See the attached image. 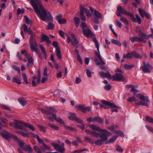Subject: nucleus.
<instances>
[{
	"instance_id": "1",
	"label": "nucleus",
	"mask_w": 153,
	"mask_h": 153,
	"mask_svg": "<svg viewBox=\"0 0 153 153\" xmlns=\"http://www.w3.org/2000/svg\"><path fill=\"white\" fill-rule=\"evenodd\" d=\"M27 1L28 0H27ZM30 4L41 19L45 20L47 16L48 19H51L50 13L47 12L41 3L40 0H30ZM51 20V19H50Z\"/></svg>"
},
{
	"instance_id": "2",
	"label": "nucleus",
	"mask_w": 153,
	"mask_h": 153,
	"mask_svg": "<svg viewBox=\"0 0 153 153\" xmlns=\"http://www.w3.org/2000/svg\"><path fill=\"white\" fill-rule=\"evenodd\" d=\"M85 132L87 134L92 136H95L97 138L100 137L101 139L97 140L94 143L96 145L100 146L103 143L104 141L107 140L108 137L112 135V134L109 131V133L105 132L102 134H100L94 131H91L89 129H85Z\"/></svg>"
},
{
	"instance_id": "3",
	"label": "nucleus",
	"mask_w": 153,
	"mask_h": 153,
	"mask_svg": "<svg viewBox=\"0 0 153 153\" xmlns=\"http://www.w3.org/2000/svg\"><path fill=\"white\" fill-rule=\"evenodd\" d=\"M117 10L122 14L130 16L131 17V19L133 22L135 23L138 22L139 25L141 24V18L137 14H135V18L134 14L130 13L127 12V11L121 6H119L117 7Z\"/></svg>"
},
{
	"instance_id": "4",
	"label": "nucleus",
	"mask_w": 153,
	"mask_h": 153,
	"mask_svg": "<svg viewBox=\"0 0 153 153\" xmlns=\"http://www.w3.org/2000/svg\"><path fill=\"white\" fill-rule=\"evenodd\" d=\"M134 95L136 97L139 98L140 101L137 102L135 104L137 105H142L146 106L148 107H149V103L150 101L148 96H144L140 94H135L134 93Z\"/></svg>"
},
{
	"instance_id": "5",
	"label": "nucleus",
	"mask_w": 153,
	"mask_h": 153,
	"mask_svg": "<svg viewBox=\"0 0 153 153\" xmlns=\"http://www.w3.org/2000/svg\"><path fill=\"white\" fill-rule=\"evenodd\" d=\"M83 34L84 35L88 37H93V40L94 42L95 46L99 52V44L98 41L97 40L96 38L94 37V35L93 34L91 30L88 28L84 29L82 30Z\"/></svg>"
},
{
	"instance_id": "6",
	"label": "nucleus",
	"mask_w": 153,
	"mask_h": 153,
	"mask_svg": "<svg viewBox=\"0 0 153 153\" xmlns=\"http://www.w3.org/2000/svg\"><path fill=\"white\" fill-rule=\"evenodd\" d=\"M95 55L99 59H98L96 58L95 59V62L97 65H98L101 69L105 71L106 70V68L104 65L105 64V63L103 61L100 54L99 53H96Z\"/></svg>"
},
{
	"instance_id": "7",
	"label": "nucleus",
	"mask_w": 153,
	"mask_h": 153,
	"mask_svg": "<svg viewBox=\"0 0 153 153\" xmlns=\"http://www.w3.org/2000/svg\"><path fill=\"white\" fill-rule=\"evenodd\" d=\"M101 102L103 104L110 106L112 108L111 111L112 112H118V110L117 108L119 109V107L116 105L114 103L110 102L106 100H102L101 101Z\"/></svg>"
},
{
	"instance_id": "8",
	"label": "nucleus",
	"mask_w": 153,
	"mask_h": 153,
	"mask_svg": "<svg viewBox=\"0 0 153 153\" xmlns=\"http://www.w3.org/2000/svg\"><path fill=\"white\" fill-rule=\"evenodd\" d=\"M53 147L57 151L61 153H64L65 151L64 147V143H62L61 146L59 144L53 143H51Z\"/></svg>"
},
{
	"instance_id": "9",
	"label": "nucleus",
	"mask_w": 153,
	"mask_h": 153,
	"mask_svg": "<svg viewBox=\"0 0 153 153\" xmlns=\"http://www.w3.org/2000/svg\"><path fill=\"white\" fill-rule=\"evenodd\" d=\"M111 78L113 81H124L125 80V77L122 74L118 73H117L115 75L112 76Z\"/></svg>"
},
{
	"instance_id": "10",
	"label": "nucleus",
	"mask_w": 153,
	"mask_h": 153,
	"mask_svg": "<svg viewBox=\"0 0 153 153\" xmlns=\"http://www.w3.org/2000/svg\"><path fill=\"white\" fill-rule=\"evenodd\" d=\"M0 134L2 137L5 138L9 141H10V138L12 136V134L10 133L5 130H3L2 131H0Z\"/></svg>"
},
{
	"instance_id": "11",
	"label": "nucleus",
	"mask_w": 153,
	"mask_h": 153,
	"mask_svg": "<svg viewBox=\"0 0 153 153\" xmlns=\"http://www.w3.org/2000/svg\"><path fill=\"white\" fill-rule=\"evenodd\" d=\"M25 123H26L22 121L16 120L14 123L13 126L19 129L25 130V128L23 126H25Z\"/></svg>"
},
{
	"instance_id": "12",
	"label": "nucleus",
	"mask_w": 153,
	"mask_h": 153,
	"mask_svg": "<svg viewBox=\"0 0 153 153\" xmlns=\"http://www.w3.org/2000/svg\"><path fill=\"white\" fill-rule=\"evenodd\" d=\"M30 47L31 50L32 51L35 52L37 53H38V45L36 40H35L34 42H30Z\"/></svg>"
},
{
	"instance_id": "13",
	"label": "nucleus",
	"mask_w": 153,
	"mask_h": 153,
	"mask_svg": "<svg viewBox=\"0 0 153 153\" xmlns=\"http://www.w3.org/2000/svg\"><path fill=\"white\" fill-rule=\"evenodd\" d=\"M51 14V19H50L51 20H50L49 19H48V17L47 18V16L46 17V19L45 20H43L42 19V20L44 21H49V23L47 27V29L48 30H52L55 27V25L54 24L52 23V22L53 21V17L51 15V14Z\"/></svg>"
},
{
	"instance_id": "14",
	"label": "nucleus",
	"mask_w": 153,
	"mask_h": 153,
	"mask_svg": "<svg viewBox=\"0 0 153 153\" xmlns=\"http://www.w3.org/2000/svg\"><path fill=\"white\" fill-rule=\"evenodd\" d=\"M88 126L94 130L103 133L105 132H106L109 133V131H107L106 130L102 129L96 125L91 124L89 125Z\"/></svg>"
},
{
	"instance_id": "15",
	"label": "nucleus",
	"mask_w": 153,
	"mask_h": 153,
	"mask_svg": "<svg viewBox=\"0 0 153 153\" xmlns=\"http://www.w3.org/2000/svg\"><path fill=\"white\" fill-rule=\"evenodd\" d=\"M152 68V67L151 66L149 63H146L145 62H143V66L142 67V70L145 73H150V69Z\"/></svg>"
},
{
	"instance_id": "16",
	"label": "nucleus",
	"mask_w": 153,
	"mask_h": 153,
	"mask_svg": "<svg viewBox=\"0 0 153 153\" xmlns=\"http://www.w3.org/2000/svg\"><path fill=\"white\" fill-rule=\"evenodd\" d=\"M80 18L82 21H85L86 20V18L83 13L84 12V7L82 5H80Z\"/></svg>"
},
{
	"instance_id": "17",
	"label": "nucleus",
	"mask_w": 153,
	"mask_h": 153,
	"mask_svg": "<svg viewBox=\"0 0 153 153\" xmlns=\"http://www.w3.org/2000/svg\"><path fill=\"white\" fill-rule=\"evenodd\" d=\"M41 41L42 42H46L48 45H49L51 42L49 39V37L46 35L43 34L41 37Z\"/></svg>"
},
{
	"instance_id": "18",
	"label": "nucleus",
	"mask_w": 153,
	"mask_h": 153,
	"mask_svg": "<svg viewBox=\"0 0 153 153\" xmlns=\"http://www.w3.org/2000/svg\"><path fill=\"white\" fill-rule=\"evenodd\" d=\"M89 9L93 15L98 18H101V15L100 13L98 11L94 10L91 7L89 6Z\"/></svg>"
},
{
	"instance_id": "19",
	"label": "nucleus",
	"mask_w": 153,
	"mask_h": 153,
	"mask_svg": "<svg viewBox=\"0 0 153 153\" xmlns=\"http://www.w3.org/2000/svg\"><path fill=\"white\" fill-rule=\"evenodd\" d=\"M99 74L100 76L103 78L106 77L110 79H111V74L108 71H107L106 73L101 71L99 72Z\"/></svg>"
},
{
	"instance_id": "20",
	"label": "nucleus",
	"mask_w": 153,
	"mask_h": 153,
	"mask_svg": "<svg viewBox=\"0 0 153 153\" xmlns=\"http://www.w3.org/2000/svg\"><path fill=\"white\" fill-rule=\"evenodd\" d=\"M62 16L61 14L57 15L56 16V19L59 24H64L66 23L67 20L65 19H62L61 18Z\"/></svg>"
},
{
	"instance_id": "21",
	"label": "nucleus",
	"mask_w": 153,
	"mask_h": 153,
	"mask_svg": "<svg viewBox=\"0 0 153 153\" xmlns=\"http://www.w3.org/2000/svg\"><path fill=\"white\" fill-rule=\"evenodd\" d=\"M33 149L37 153H42L43 152L45 151V149L41 147H38L36 146L33 147Z\"/></svg>"
},
{
	"instance_id": "22",
	"label": "nucleus",
	"mask_w": 153,
	"mask_h": 153,
	"mask_svg": "<svg viewBox=\"0 0 153 153\" xmlns=\"http://www.w3.org/2000/svg\"><path fill=\"white\" fill-rule=\"evenodd\" d=\"M41 111L42 112L45 114L47 115H51L53 117V118L54 117V115H55L56 114L55 113H53L51 111L49 110H46L44 109H42Z\"/></svg>"
},
{
	"instance_id": "23",
	"label": "nucleus",
	"mask_w": 153,
	"mask_h": 153,
	"mask_svg": "<svg viewBox=\"0 0 153 153\" xmlns=\"http://www.w3.org/2000/svg\"><path fill=\"white\" fill-rule=\"evenodd\" d=\"M18 101L22 106H24L27 104V102L25 99L23 97H21L19 98Z\"/></svg>"
},
{
	"instance_id": "24",
	"label": "nucleus",
	"mask_w": 153,
	"mask_h": 153,
	"mask_svg": "<svg viewBox=\"0 0 153 153\" xmlns=\"http://www.w3.org/2000/svg\"><path fill=\"white\" fill-rule=\"evenodd\" d=\"M12 81L13 82L19 84H20L22 83L20 77L18 76L13 77Z\"/></svg>"
},
{
	"instance_id": "25",
	"label": "nucleus",
	"mask_w": 153,
	"mask_h": 153,
	"mask_svg": "<svg viewBox=\"0 0 153 153\" xmlns=\"http://www.w3.org/2000/svg\"><path fill=\"white\" fill-rule=\"evenodd\" d=\"M56 52L57 56L59 59L62 58V55L60 51V49L59 48H57L56 49Z\"/></svg>"
},
{
	"instance_id": "26",
	"label": "nucleus",
	"mask_w": 153,
	"mask_h": 153,
	"mask_svg": "<svg viewBox=\"0 0 153 153\" xmlns=\"http://www.w3.org/2000/svg\"><path fill=\"white\" fill-rule=\"evenodd\" d=\"M54 117L53 118L58 123L62 124L65 125V123L64 121L62 120V119L60 118L57 117L56 114L54 115Z\"/></svg>"
},
{
	"instance_id": "27",
	"label": "nucleus",
	"mask_w": 153,
	"mask_h": 153,
	"mask_svg": "<svg viewBox=\"0 0 153 153\" xmlns=\"http://www.w3.org/2000/svg\"><path fill=\"white\" fill-rule=\"evenodd\" d=\"M74 21L76 27H78L80 22V19L77 17H75L74 18Z\"/></svg>"
},
{
	"instance_id": "28",
	"label": "nucleus",
	"mask_w": 153,
	"mask_h": 153,
	"mask_svg": "<svg viewBox=\"0 0 153 153\" xmlns=\"http://www.w3.org/2000/svg\"><path fill=\"white\" fill-rule=\"evenodd\" d=\"M85 106V105H84L78 104L76 105L75 106V107L77 109L80 110L82 112V111L83 108V107H84Z\"/></svg>"
},
{
	"instance_id": "29",
	"label": "nucleus",
	"mask_w": 153,
	"mask_h": 153,
	"mask_svg": "<svg viewBox=\"0 0 153 153\" xmlns=\"http://www.w3.org/2000/svg\"><path fill=\"white\" fill-rule=\"evenodd\" d=\"M79 43V42L77 40V39H76L73 40V41H71V44L74 47L76 48H78V46L77 45Z\"/></svg>"
},
{
	"instance_id": "30",
	"label": "nucleus",
	"mask_w": 153,
	"mask_h": 153,
	"mask_svg": "<svg viewBox=\"0 0 153 153\" xmlns=\"http://www.w3.org/2000/svg\"><path fill=\"white\" fill-rule=\"evenodd\" d=\"M131 53L133 55V56L135 58L141 59L142 57L140 55V54L137 53L135 51L132 52Z\"/></svg>"
},
{
	"instance_id": "31",
	"label": "nucleus",
	"mask_w": 153,
	"mask_h": 153,
	"mask_svg": "<svg viewBox=\"0 0 153 153\" xmlns=\"http://www.w3.org/2000/svg\"><path fill=\"white\" fill-rule=\"evenodd\" d=\"M117 137V136H115L113 137L110 139L106 143V144L113 143L115 141Z\"/></svg>"
},
{
	"instance_id": "32",
	"label": "nucleus",
	"mask_w": 153,
	"mask_h": 153,
	"mask_svg": "<svg viewBox=\"0 0 153 153\" xmlns=\"http://www.w3.org/2000/svg\"><path fill=\"white\" fill-rule=\"evenodd\" d=\"M70 116L68 118L70 120H74L76 117V114L74 113H71L70 114Z\"/></svg>"
},
{
	"instance_id": "33",
	"label": "nucleus",
	"mask_w": 153,
	"mask_h": 153,
	"mask_svg": "<svg viewBox=\"0 0 153 153\" xmlns=\"http://www.w3.org/2000/svg\"><path fill=\"white\" fill-rule=\"evenodd\" d=\"M24 124L25 127L28 128L34 131L35 130V128L32 125L26 123H25Z\"/></svg>"
},
{
	"instance_id": "34",
	"label": "nucleus",
	"mask_w": 153,
	"mask_h": 153,
	"mask_svg": "<svg viewBox=\"0 0 153 153\" xmlns=\"http://www.w3.org/2000/svg\"><path fill=\"white\" fill-rule=\"evenodd\" d=\"M28 59V62L27 63V65L28 66H30L32 65L33 64V59L32 57H30Z\"/></svg>"
},
{
	"instance_id": "35",
	"label": "nucleus",
	"mask_w": 153,
	"mask_h": 153,
	"mask_svg": "<svg viewBox=\"0 0 153 153\" xmlns=\"http://www.w3.org/2000/svg\"><path fill=\"white\" fill-rule=\"evenodd\" d=\"M129 39L132 43L134 42L135 41L139 42L138 37L137 36L130 37Z\"/></svg>"
},
{
	"instance_id": "36",
	"label": "nucleus",
	"mask_w": 153,
	"mask_h": 153,
	"mask_svg": "<svg viewBox=\"0 0 153 153\" xmlns=\"http://www.w3.org/2000/svg\"><path fill=\"white\" fill-rule=\"evenodd\" d=\"M111 42L112 43L114 44H116L119 46H120L122 45V44L118 40L115 39H112L111 41Z\"/></svg>"
},
{
	"instance_id": "37",
	"label": "nucleus",
	"mask_w": 153,
	"mask_h": 153,
	"mask_svg": "<svg viewBox=\"0 0 153 153\" xmlns=\"http://www.w3.org/2000/svg\"><path fill=\"white\" fill-rule=\"evenodd\" d=\"M120 19L121 21L123 23H125L127 25H128V20L124 17L121 16L120 18Z\"/></svg>"
},
{
	"instance_id": "38",
	"label": "nucleus",
	"mask_w": 153,
	"mask_h": 153,
	"mask_svg": "<svg viewBox=\"0 0 153 153\" xmlns=\"http://www.w3.org/2000/svg\"><path fill=\"white\" fill-rule=\"evenodd\" d=\"M48 125L50 127L56 130H58L59 129V128L53 124H51L50 123H48Z\"/></svg>"
},
{
	"instance_id": "39",
	"label": "nucleus",
	"mask_w": 153,
	"mask_h": 153,
	"mask_svg": "<svg viewBox=\"0 0 153 153\" xmlns=\"http://www.w3.org/2000/svg\"><path fill=\"white\" fill-rule=\"evenodd\" d=\"M20 147L23 150H26V147L24 145V143L21 140L19 142Z\"/></svg>"
},
{
	"instance_id": "40",
	"label": "nucleus",
	"mask_w": 153,
	"mask_h": 153,
	"mask_svg": "<svg viewBox=\"0 0 153 153\" xmlns=\"http://www.w3.org/2000/svg\"><path fill=\"white\" fill-rule=\"evenodd\" d=\"M123 67L124 68L127 70L133 68L134 66V65H128L127 64H124L123 65Z\"/></svg>"
},
{
	"instance_id": "41",
	"label": "nucleus",
	"mask_w": 153,
	"mask_h": 153,
	"mask_svg": "<svg viewBox=\"0 0 153 153\" xmlns=\"http://www.w3.org/2000/svg\"><path fill=\"white\" fill-rule=\"evenodd\" d=\"M133 55L131 53H127L126 54L123 55V58H131L132 57Z\"/></svg>"
},
{
	"instance_id": "42",
	"label": "nucleus",
	"mask_w": 153,
	"mask_h": 153,
	"mask_svg": "<svg viewBox=\"0 0 153 153\" xmlns=\"http://www.w3.org/2000/svg\"><path fill=\"white\" fill-rule=\"evenodd\" d=\"M25 151L28 152L29 153H30L32 152L33 150V149L30 146H26V150H25Z\"/></svg>"
},
{
	"instance_id": "43",
	"label": "nucleus",
	"mask_w": 153,
	"mask_h": 153,
	"mask_svg": "<svg viewBox=\"0 0 153 153\" xmlns=\"http://www.w3.org/2000/svg\"><path fill=\"white\" fill-rule=\"evenodd\" d=\"M146 121L149 123H153V118L149 116L146 117Z\"/></svg>"
},
{
	"instance_id": "44",
	"label": "nucleus",
	"mask_w": 153,
	"mask_h": 153,
	"mask_svg": "<svg viewBox=\"0 0 153 153\" xmlns=\"http://www.w3.org/2000/svg\"><path fill=\"white\" fill-rule=\"evenodd\" d=\"M127 100L129 102H133L134 101H137L138 100H137L136 97L134 96L132 97H130Z\"/></svg>"
},
{
	"instance_id": "45",
	"label": "nucleus",
	"mask_w": 153,
	"mask_h": 153,
	"mask_svg": "<svg viewBox=\"0 0 153 153\" xmlns=\"http://www.w3.org/2000/svg\"><path fill=\"white\" fill-rule=\"evenodd\" d=\"M64 128L65 129L67 130H73L76 131V129H75L74 128L70 126H64Z\"/></svg>"
},
{
	"instance_id": "46",
	"label": "nucleus",
	"mask_w": 153,
	"mask_h": 153,
	"mask_svg": "<svg viewBox=\"0 0 153 153\" xmlns=\"http://www.w3.org/2000/svg\"><path fill=\"white\" fill-rule=\"evenodd\" d=\"M143 37L144 36H142L141 35H139L138 37L139 42H143L144 43H146V41L144 39Z\"/></svg>"
},
{
	"instance_id": "47",
	"label": "nucleus",
	"mask_w": 153,
	"mask_h": 153,
	"mask_svg": "<svg viewBox=\"0 0 153 153\" xmlns=\"http://www.w3.org/2000/svg\"><path fill=\"white\" fill-rule=\"evenodd\" d=\"M40 48L44 55L45 56H46L47 54L46 52L45 49L42 45H40Z\"/></svg>"
},
{
	"instance_id": "48",
	"label": "nucleus",
	"mask_w": 153,
	"mask_h": 153,
	"mask_svg": "<svg viewBox=\"0 0 153 153\" xmlns=\"http://www.w3.org/2000/svg\"><path fill=\"white\" fill-rule=\"evenodd\" d=\"M22 77L24 81L26 84H28V82L27 81V76L26 74L24 73H23L22 74Z\"/></svg>"
},
{
	"instance_id": "49",
	"label": "nucleus",
	"mask_w": 153,
	"mask_h": 153,
	"mask_svg": "<svg viewBox=\"0 0 153 153\" xmlns=\"http://www.w3.org/2000/svg\"><path fill=\"white\" fill-rule=\"evenodd\" d=\"M84 140L85 141H88V143H90L92 144L94 143V142L91 139L88 137H85Z\"/></svg>"
},
{
	"instance_id": "50",
	"label": "nucleus",
	"mask_w": 153,
	"mask_h": 153,
	"mask_svg": "<svg viewBox=\"0 0 153 153\" xmlns=\"http://www.w3.org/2000/svg\"><path fill=\"white\" fill-rule=\"evenodd\" d=\"M137 87V86L133 85L132 86V87L130 90V91L133 92L134 93H137L138 92V91L137 90L136 88Z\"/></svg>"
},
{
	"instance_id": "51",
	"label": "nucleus",
	"mask_w": 153,
	"mask_h": 153,
	"mask_svg": "<svg viewBox=\"0 0 153 153\" xmlns=\"http://www.w3.org/2000/svg\"><path fill=\"white\" fill-rule=\"evenodd\" d=\"M138 11L139 12L141 16L143 18L144 17V15H145V12H144L146 11L143 10H142L140 8L138 9Z\"/></svg>"
},
{
	"instance_id": "52",
	"label": "nucleus",
	"mask_w": 153,
	"mask_h": 153,
	"mask_svg": "<svg viewBox=\"0 0 153 153\" xmlns=\"http://www.w3.org/2000/svg\"><path fill=\"white\" fill-rule=\"evenodd\" d=\"M91 109V107H87L85 108L83 107L82 112L83 113H85L86 111H90Z\"/></svg>"
},
{
	"instance_id": "53",
	"label": "nucleus",
	"mask_w": 153,
	"mask_h": 153,
	"mask_svg": "<svg viewBox=\"0 0 153 153\" xmlns=\"http://www.w3.org/2000/svg\"><path fill=\"white\" fill-rule=\"evenodd\" d=\"M84 11L85 12L87 16L90 17L91 16V14L88 10L84 8Z\"/></svg>"
},
{
	"instance_id": "54",
	"label": "nucleus",
	"mask_w": 153,
	"mask_h": 153,
	"mask_svg": "<svg viewBox=\"0 0 153 153\" xmlns=\"http://www.w3.org/2000/svg\"><path fill=\"white\" fill-rule=\"evenodd\" d=\"M21 53L22 54H24L27 58H28L29 57V55L26 50H23L21 51Z\"/></svg>"
},
{
	"instance_id": "55",
	"label": "nucleus",
	"mask_w": 153,
	"mask_h": 153,
	"mask_svg": "<svg viewBox=\"0 0 153 153\" xmlns=\"http://www.w3.org/2000/svg\"><path fill=\"white\" fill-rule=\"evenodd\" d=\"M1 108L3 109L8 110L10 111L11 109H10L9 107H8L7 106L4 105H1Z\"/></svg>"
},
{
	"instance_id": "56",
	"label": "nucleus",
	"mask_w": 153,
	"mask_h": 153,
	"mask_svg": "<svg viewBox=\"0 0 153 153\" xmlns=\"http://www.w3.org/2000/svg\"><path fill=\"white\" fill-rule=\"evenodd\" d=\"M30 42H35V40H36L35 39H34L35 37V34H31L30 35Z\"/></svg>"
},
{
	"instance_id": "57",
	"label": "nucleus",
	"mask_w": 153,
	"mask_h": 153,
	"mask_svg": "<svg viewBox=\"0 0 153 153\" xmlns=\"http://www.w3.org/2000/svg\"><path fill=\"white\" fill-rule=\"evenodd\" d=\"M24 18L25 19L26 22L27 24L28 25H31V22L30 20L28 18L27 16H24Z\"/></svg>"
},
{
	"instance_id": "58",
	"label": "nucleus",
	"mask_w": 153,
	"mask_h": 153,
	"mask_svg": "<svg viewBox=\"0 0 153 153\" xmlns=\"http://www.w3.org/2000/svg\"><path fill=\"white\" fill-rule=\"evenodd\" d=\"M12 68L13 69L17 71L19 74L20 73V69L19 67L16 65H12Z\"/></svg>"
},
{
	"instance_id": "59",
	"label": "nucleus",
	"mask_w": 153,
	"mask_h": 153,
	"mask_svg": "<svg viewBox=\"0 0 153 153\" xmlns=\"http://www.w3.org/2000/svg\"><path fill=\"white\" fill-rule=\"evenodd\" d=\"M85 71L86 72V73L88 76L89 77H91L92 76V75L89 70L88 68H86L85 69Z\"/></svg>"
},
{
	"instance_id": "60",
	"label": "nucleus",
	"mask_w": 153,
	"mask_h": 153,
	"mask_svg": "<svg viewBox=\"0 0 153 153\" xmlns=\"http://www.w3.org/2000/svg\"><path fill=\"white\" fill-rule=\"evenodd\" d=\"M12 136L11 138H13L14 140L16 142L19 143V142H20L21 140L20 139H19L16 136L12 134Z\"/></svg>"
},
{
	"instance_id": "61",
	"label": "nucleus",
	"mask_w": 153,
	"mask_h": 153,
	"mask_svg": "<svg viewBox=\"0 0 153 153\" xmlns=\"http://www.w3.org/2000/svg\"><path fill=\"white\" fill-rule=\"evenodd\" d=\"M12 136L11 138H13L14 140L16 142L19 143V142H20L21 140L20 139H19L16 136L12 134Z\"/></svg>"
},
{
	"instance_id": "62",
	"label": "nucleus",
	"mask_w": 153,
	"mask_h": 153,
	"mask_svg": "<svg viewBox=\"0 0 153 153\" xmlns=\"http://www.w3.org/2000/svg\"><path fill=\"white\" fill-rule=\"evenodd\" d=\"M38 126L41 131H43L44 133H45L46 131L45 127L39 125H38Z\"/></svg>"
},
{
	"instance_id": "63",
	"label": "nucleus",
	"mask_w": 153,
	"mask_h": 153,
	"mask_svg": "<svg viewBox=\"0 0 153 153\" xmlns=\"http://www.w3.org/2000/svg\"><path fill=\"white\" fill-rule=\"evenodd\" d=\"M74 121H75L76 122L79 123H80L81 124H83V121L77 117H76L75 119H74Z\"/></svg>"
},
{
	"instance_id": "64",
	"label": "nucleus",
	"mask_w": 153,
	"mask_h": 153,
	"mask_svg": "<svg viewBox=\"0 0 153 153\" xmlns=\"http://www.w3.org/2000/svg\"><path fill=\"white\" fill-rule=\"evenodd\" d=\"M58 33L59 35L62 36L63 38L65 39L64 36V33L62 30H59L58 31Z\"/></svg>"
}]
</instances>
